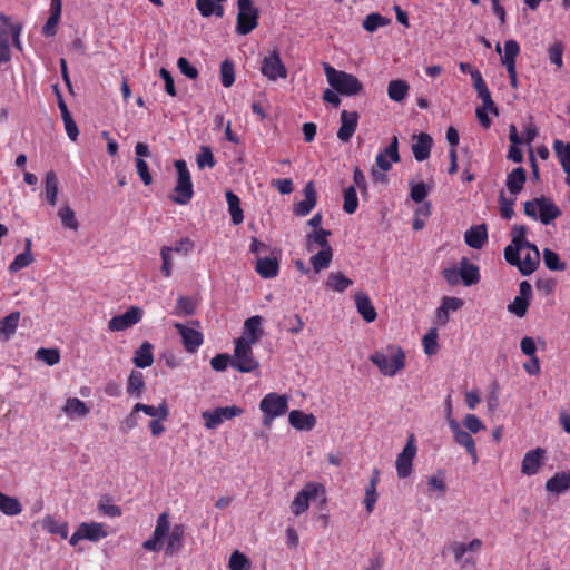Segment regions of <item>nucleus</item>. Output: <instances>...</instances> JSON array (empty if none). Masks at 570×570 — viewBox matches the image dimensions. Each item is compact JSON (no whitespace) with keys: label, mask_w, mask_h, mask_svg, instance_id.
I'll return each mask as SVG.
<instances>
[{"label":"nucleus","mask_w":570,"mask_h":570,"mask_svg":"<svg viewBox=\"0 0 570 570\" xmlns=\"http://www.w3.org/2000/svg\"><path fill=\"white\" fill-rule=\"evenodd\" d=\"M62 412L70 419H81L88 415L89 407L78 397H68L62 407Z\"/></svg>","instance_id":"obj_28"},{"label":"nucleus","mask_w":570,"mask_h":570,"mask_svg":"<svg viewBox=\"0 0 570 570\" xmlns=\"http://www.w3.org/2000/svg\"><path fill=\"white\" fill-rule=\"evenodd\" d=\"M58 216L61 220V224L63 227L77 230L79 227V223L76 218L75 212L71 209L70 206L66 205L61 207L58 212Z\"/></svg>","instance_id":"obj_50"},{"label":"nucleus","mask_w":570,"mask_h":570,"mask_svg":"<svg viewBox=\"0 0 570 570\" xmlns=\"http://www.w3.org/2000/svg\"><path fill=\"white\" fill-rule=\"evenodd\" d=\"M134 412H144L146 415L154 417V420H166L169 415V409L165 401H163L158 406L136 403L134 405Z\"/></svg>","instance_id":"obj_35"},{"label":"nucleus","mask_w":570,"mask_h":570,"mask_svg":"<svg viewBox=\"0 0 570 570\" xmlns=\"http://www.w3.org/2000/svg\"><path fill=\"white\" fill-rule=\"evenodd\" d=\"M145 387V380L141 372L132 371L127 382V393L140 397Z\"/></svg>","instance_id":"obj_45"},{"label":"nucleus","mask_w":570,"mask_h":570,"mask_svg":"<svg viewBox=\"0 0 570 570\" xmlns=\"http://www.w3.org/2000/svg\"><path fill=\"white\" fill-rule=\"evenodd\" d=\"M570 488V471L556 473L546 482L548 492L560 494Z\"/></svg>","instance_id":"obj_32"},{"label":"nucleus","mask_w":570,"mask_h":570,"mask_svg":"<svg viewBox=\"0 0 570 570\" xmlns=\"http://www.w3.org/2000/svg\"><path fill=\"white\" fill-rule=\"evenodd\" d=\"M354 298L357 312L363 320L367 323L374 322L377 314L370 297L363 292H357Z\"/></svg>","instance_id":"obj_27"},{"label":"nucleus","mask_w":570,"mask_h":570,"mask_svg":"<svg viewBox=\"0 0 570 570\" xmlns=\"http://www.w3.org/2000/svg\"><path fill=\"white\" fill-rule=\"evenodd\" d=\"M253 344L245 340H236L230 366L240 373H249L258 368L259 363L253 355Z\"/></svg>","instance_id":"obj_7"},{"label":"nucleus","mask_w":570,"mask_h":570,"mask_svg":"<svg viewBox=\"0 0 570 570\" xmlns=\"http://www.w3.org/2000/svg\"><path fill=\"white\" fill-rule=\"evenodd\" d=\"M303 193H304V199L298 202L294 206V210H293L296 216H302V217L308 215L316 205L317 196H316L314 183L308 181L305 185Z\"/></svg>","instance_id":"obj_20"},{"label":"nucleus","mask_w":570,"mask_h":570,"mask_svg":"<svg viewBox=\"0 0 570 570\" xmlns=\"http://www.w3.org/2000/svg\"><path fill=\"white\" fill-rule=\"evenodd\" d=\"M543 262L548 269L550 271H564L566 264L560 261L559 255L551 250L546 248L543 250Z\"/></svg>","instance_id":"obj_56"},{"label":"nucleus","mask_w":570,"mask_h":570,"mask_svg":"<svg viewBox=\"0 0 570 570\" xmlns=\"http://www.w3.org/2000/svg\"><path fill=\"white\" fill-rule=\"evenodd\" d=\"M370 361L384 376H394L405 366V354L400 346L387 345L370 355Z\"/></svg>","instance_id":"obj_3"},{"label":"nucleus","mask_w":570,"mask_h":570,"mask_svg":"<svg viewBox=\"0 0 570 570\" xmlns=\"http://www.w3.org/2000/svg\"><path fill=\"white\" fill-rule=\"evenodd\" d=\"M487 239H488V233H487L485 225H483V224L472 226L464 233V240H465L466 245L474 249L482 248L483 245L485 244Z\"/></svg>","instance_id":"obj_26"},{"label":"nucleus","mask_w":570,"mask_h":570,"mask_svg":"<svg viewBox=\"0 0 570 570\" xmlns=\"http://www.w3.org/2000/svg\"><path fill=\"white\" fill-rule=\"evenodd\" d=\"M353 284V281L344 276L340 272H332L328 274L327 279L325 282V287L327 289L342 293L346 291L351 285Z\"/></svg>","instance_id":"obj_40"},{"label":"nucleus","mask_w":570,"mask_h":570,"mask_svg":"<svg viewBox=\"0 0 570 570\" xmlns=\"http://www.w3.org/2000/svg\"><path fill=\"white\" fill-rule=\"evenodd\" d=\"M0 511L6 515H18L22 511V507L18 499L3 494L0 491Z\"/></svg>","instance_id":"obj_44"},{"label":"nucleus","mask_w":570,"mask_h":570,"mask_svg":"<svg viewBox=\"0 0 570 570\" xmlns=\"http://www.w3.org/2000/svg\"><path fill=\"white\" fill-rule=\"evenodd\" d=\"M85 540L97 542L108 535L106 525L98 522H83L80 525Z\"/></svg>","instance_id":"obj_33"},{"label":"nucleus","mask_w":570,"mask_h":570,"mask_svg":"<svg viewBox=\"0 0 570 570\" xmlns=\"http://www.w3.org/2000/svg\"><path fill=\"white\" fill-rule=\"evenodd\" d=\"M400 160L399 149H397V137L394 136L391 144L376 155L375 164L377 168L382 171H387L391 169L393 163H397Z\"/></svg>","instance_id":"obj_19"},{"label":"nucleus","mask_w":570,"mask_h":570,"mask_svg":"<svg viewBox=\"0 0 570 570\" xmlns=\"http://www.w3.org/2000/svg\"><path fill=\"white\" fill-rule=\"evenodd\" d=\"M36 358L53 366L60 362V353L57 348H39L36 352Z\"/></svg>","instance_id":"obj_53"},{"label":"nucleus","mask_w":570,"mask_h":570,"mask_svg":"<svg viewBox=\"0 0 570 570\" xmlns=\"http://www.w3.org/2000/svg\"><path fill=\"white\" fill-rule=\"evenodd\" d=\"M517 197H507L504 195V191H501L499 195V208L501 217L504 219H511L514 215V204H515Z\"/></svg>","instance_id":"obj_49"},{"label":"nucleus","mask_w":570,"mask_h":570,"mask_svg":"<svg viewBox=\"0 0 570 570\" xmlns=\"http://www.w3.org/2000/svg\"><path fill=\"white\" fill-rule=\"evenodd\" d=\"M174 326L180 334L183 345L187 352L194 353L203 344L204 336L199 331L180 323H175Z\"/></svg>","instance_id":"obj_16"},{"label":"nucleus","mask_w":570,"mask_h":570,"mask_svg":"<svg viewBox=\"0 0 570 570\" xmlns=\"http://www.w3.org/2000/svg\"><path fill=\"white\" fill-rule=\"evenodd\" d=\"M132 362L139 368H145V367L150 366L154 362L153 345L149 342H144L136 350Z\"/></svg>","instance_id":"obj_37"},{"label":"nucleus","mask_w":570,"mask_h":570,"mask_svg":"<svg viewBox=\"0 0 570 570\" xmlns=\"http://www.w3.org/2000/svg\"><path fill=\"white\" fill-rule=\"evenodd\" d=\"M391 22V19L383 17L377 12H373L366 16L363 20V28L368 32L376 31L380 27H385Z\"/></svg>","instance_id":"obj_48"},{"label":"nucleus","mask_w":570,"mask_h":570,"mask_svg":"<svg viewBox=\"0 0 570 570\" xmlns=\"http://www.w3.org/2000/svg\"><path fill=\"white\" fill-rule=\"evenodd\" d=\"M197 166L202 169L204 167L213 168L215 166V158L209 147L203 146L200 153L196 157Z\"/></svg>","instance_id":"obj_61"},{"label":"nucleus","mask_w":570,"mask_h":570,"mask_svg":"<svg viewBox=\"0 0 570 570\" xmlns=\"http://www.w3.org/2000/svg\"><path fill=\"white\" fill-rule=\"evenodd\" d=\"M546 451L541 448H537L527 452L523 456L521 463V472L524 475H533L535 474L540 466L542 465V461L544 459Z\"/></svg>","instance_id":"obj_21"},{"label":"nucleus","mask_w":570,"mask_h":570,"mask_svg":"<svg viewBox=\"0 0 570 570\" xmlns=\"http://www.w3.org/2000/svg\"><path fill=\"white\" fill-rule=\"evenodd\" d=\"M331 235L330 230L318 228L306 235L305 238V247L309 253H314L318 249H323L324 247L331 246L328 242V236Z\"/></svg>","instance_id":"obj_25"},{"label":"nucleus","mask_w":570,"mask_h":570,"mask_svg":"<svg viewBox=\"0 0 570 570\" xmlns=\"http://www.w3.org/2000/svg\"><path fill=\"white\" fill-rule=\"evenodd\" d=\"M20 321V313L13 312L0 320V337L3 341L10 340V337L16 333Z\"/></svg>","instance_id":"obj_38"},{"label":"nucleus","mask_w":570,"mask_h":570,"mask_svg":"<svg viewBox=\"0 0 570 570\" xmlns=\"http://www.w3.org/2000/svg\"><path fill=\"white\" fill-rule=\"evenodd\" d=\"M449 428L453 433L454 441L463 446L466 452L471 455L473 463L478 462V452L473 438L466 431H464L458 421L449 419Z\"/></svg>","instance_id":"obj_15"},{"label":"nucleus","mask_w":570,"mask_h":570,"mask_svg":"<svg viewBox=\"0 0 570 570\" xmlns=\"http://www.w3.org/2000/svg\"><path fill=\"white\" fill-rule=\"evenodd\" d=\"M196 305L193 299L186 296H179L176 304L177 315H193L195 313Z\"/></svg>","instance_id":"obj_62"},{"label":"nucleus","mask_w":570,"mask_h":570,"mask_svg":"<svg viewBox=\"0 0 570 570\" xmlns=\"http://www.w3.org/2000/svg\"><path fill=\"white\" fill-rule=\"evenodd\" d=\"M527 173L522 167L514 168L507 175L505 187L509 194L517 197L524 187Z\"/></svg>","instance_id":"obj_24"},{"label":"nucleus","mask_w":570,"mask_h":570,"mask_svg":"<svg viewBox=\"0 0 570 570\" xmlns=\"http://www.w3.org/2000/svg\"><path fill=\"white\" fill-rule=\"evenodd\" d=\"M520 52V46L514 39L507 40L504 42V53L501 57L502 63L505 68L515 67V58Z\"/></svg>","instance_id":"obj_43"},{"label":"nucleus","mask_w":570,"mask_h":570,"mask_svg":"<svg viewBox=\"0 0 570 570\" xmlns=\"http://www.w3.org/2000/svg\"><path fill=\"white\" fill-rule=\"evenodd\" d=\"M33 262V256L31 252H23L18 254L12 263L9 265V271L16 273L27 266H29Z\"/></svg>","instance_id":"obj_60"},{"label":"nucleus","mask_w":570,"mask_h":570,"mask_svg":"<svg viewBox=\"0 0 570 570\" xmlns=\"http://www.w3.org/2000/svg\"><path fill=\"white\" fill-rule=\"evenodd\" d=\"M358 207V198L354 186H350L344 190L343 209L347 214H354Z\"/></svg>","instance_id":"obj_52"},{"label":"nucleus","mask_w":570,"mask_h":570,"mask_svg":"<svg viewBox=\"0 0 570 570\" xmlns=\"http://www.w3.org/2000/svg\"><path fill=\"white\" fill-rule=\"evenodd\" d=\"M185 527L170 524L169 512L164 511L156 520V525L149 539L142 542V548L149 552H159L165 548L166 556L178 553L184 547Z\"/></svg>","instance_id":"obj_1"},{"label":"nucleus","mask_w":570,"mask_h":570,"mask_svg":"<svg viewBox=\"0 0 570 570\" xmlns=\"http://www.w3.org/2000/svg\"><path fill=\"white\" fill-rule=\"evenodd\" d=\"M98 510L100 513L109 518H118L121 515V509L109 498H104L99 501Z\"/></svg>","instance_id":"obj_58"},{"label":"nucleus","mask_w":570,"mask_h":570,"mask_svg":"<svg viewBox=\"0 0 570 570\" xmlns=\"http://www.w3.org/2000/svg\"><path fill=\"white\" fill-rule=\"evenodd\" d=\"M432 147V138L425 132H421L415 137V141L412 145V151L414 158L417 161H423L430 157Z\"/></svg>","instance_id":"obj_29"},{"label":"nucleus","mask_w":570,"mask_h":570,"mask_svg":"<svg viewBox=\"0 0 570 570\" xmlns=\"http://www.w3.org/2000/svg\"><path fill=\"white\" fill-rule=\"evenodd\" d=\"M357 124L358 114L356 111L342 110L337 138L343 142L350 141L357 128Z\"/></svg>","instance_id":"obj_18"},{"label":"nucleus","mask_w":570,"mask_h":570,"mask_svg":"<svg viewBox=\"0 0 570 570\" xmlns=\"http://www.w3.org/2000/svg\"><path fill=\"white\" fill-rule=\"evenodd\" d=\"M529 301L523 297L515 296L514 299L508 305V311L518 317H523L527 314Z\"/></svg>","instance_id":"obj_63"},{"label":"nucleus","mask_w":570,"mask_h":570,"mask_svg":"<svg viewBox=\"0 0 570 570\" xmlns=\"http://www.w3.org/2000/svg\"><path fill=\"white\" fill-rule=\"evenodd\" d=\"M226 202L228 205V212L234 225H239L244 220L243 209L240 207V199L233 191L227 190L225 194Z\"/></svg>","instance_id":"obj_41"},{"label":"nucleus","mask_w":570,"mask_h":570,"mask_svg":"<svg viewBox=\"0 0 570 570\" xmlns=\"http://www.w3.org/2000/svg\"><path fill=\"white\" fill-rule=\"evenodd\" d=\"M288 409L287 395L277 393L266 394L259 402V410L263 413L264 426H271L272 422L286 413Z\"/></svg>","instance_id":"obj_6"},{"label":"nucleus","mask_w":570,"mask_h":570,"mask_svg":"<svg viewBox=\"0 0 570 570\" xmlns=\"http://www.w3.org/2000/svg\"><path fill=\"white\" fill-rule=\"evenodd\" d=\"M279 265L276 258H261L256 261V272L263 278H273L278 274Z\"/></svg>","instance_id":"obj_39"},{"label":"nucleus","mask_w":570,"mask_h":570,"mask_svg":"<svg viewBox=\"0 0 570 570\" xmlns=\"http://www.w3.org/2000/svg\"><path fill=\"white\" fill-rule=\"evenodd\" d=\"M460 277L461 282L465 286H471L480 281L479 268L476 265L469 262L466 257H463L460 262Z\"/></svg>","instance_id":"obj_30"},{"label":"nucleus","mask_w":570,"mask_h":570,"mask_svg":"<svg viewBox=\"0 0 570 570\" xmlns=\"http://www.w3.org/2000/svg\"><path fill=\"white\" fill-rule=\"evenodd\" d=\"M196 7L204 17H209L213 13L222 17L224 9L220 4H216L213 0H196Z\"/></svg>","instance_id":"obj_51"},{"label":"nucleus","mask_w":570,"mask_h":570,"mask_svg":"<svg viewBox=\"0 0 570 570\" xmlns=\"http://www.w3.org/2000/svg\"><path fill=\"white\" fill-rule=\"evenodd\" d=\"M409 85L406 81L397 79L389 82L387 96L391 100L400 102L409 95Z\"/></svg>","instance_id":"obj_42"},{"label":"nucleus","mask_w":570,"mask_h":570,"mask_svg":"<svg viewBox=\"0 0 570 570\" xmlns=\"http://www.w3.org/2000/svg\"><path fill=\"white\" fill-rule=\"evenodd\" d=\"M525 226H515L512 230L511 244L504 248L505 261L517 266L524 276L532 274L540 264L539 249L525 238Z\"/></svg>","instance_id":"obj_2"},{"label":"nucleus","mask_w":570,"mask_h":570,"mask_svg":"<svg viewBox=\"0 0 570 570\" xmlns=\"http://www.w3.org/2000/svg\"><path fill=\"white\" fill-rule=\"evenodd\" d=\"M333 259V249L331 246L324 247L323 249H318L312 257L309 258V263L315 271V273H320L321 271L327 268L331 265Z\"/></svg>","instance_id":"obj_34"},{"label":"nucleus","mask_w":570,"mask_h":570,"mask_svg":"<svg viewBox=\"0 0 570 570\" xmlns=\"http://www.w3.org/2000/svg\"><path fill=\"white\" fill-rule=\"evenodd\" d=\"M438 330L436 328H430L429 332L423 336L422 338V345L424 348V352L428 355H434L438 352L439 345H438Z\"/></svg>","instance_id":"obj_54"},{"label":"nucleus","mask_w":570,"mask_h":570,"mask_svg":"<svg viewBox=\"0 0 570 570\" xmlns=\"http://www.w3.org/2000/svg\"><path fill=\"white\" fill-rule=\"evenodd\" d=\"M58 191V177L53 170H50L45 177V198L49 205L55 206L57 204Z\"/></svg>","instance_id":"obj_36"},{"label":"nucleus","mask_w":570,"mask_h":570,"mask_svg":"<svg viewBox=\"0 0 570 570\" xmlns=\"http://www.w3.org/2000/svg\"><path fill=\"white\" fill-rule=\"evenodd\" d=\"M262 335V317L255 315L245 321L243 335L238 340H245L247 343L254 345L259 341Z\"/></svg>","instance_id":"obj_23"},{"label":"nucleus","mask_w":570,"mask_h":570,"mask_svg":"<svg viewBox=\"0 0 570 570\" xmlns=\"http://www.w3.org/2000/svg\"><path fill=\"white\" fill-rule=\"evenodd\" d=\"M379 481H380V470L373 469L370 482L365 488V498H364V504H365L366 511L368 513H371L373 511L374 505L379 498L377 492H376V487L379 484Z\"/></svg>","instance_id":"obj_31"},{"label":"nucleus","mask_w":570,"mask_h":570,"mask_svg":"<svg viewBox=\"0 0 570 570\" xmlns=\"http://www.w3.org/2000/svg\"><path fill=\"white\" fill-rule=\"evenodd\" d=\"M524 214L549 225L561 215V210L551 198L540 196L524 203Z\"/></svg>","instance_id":"obj_5"},{"label":"nucleus","mask_w":570,"mask_h":570,"mask_svg":"<svg viewBox=\"0 0 570 570\" xmlns=\"http://www.w3.org/2000/svg\"><path fill=\"white\" fill-rule=\"evenodd\" d=\"M228 567L230 570H250V561L244 553L236 550L229 557Z\"/></svg>","instance_id":"obj_55"},{"label":"nucleus","mask_w":570,"mask_h":570,"mask_svg":"<svg viewBox=\"0 0 570 570\" xmlns=\"http://www.w3.org/2000/svg\"><path fill=\"white\" fill-rule=\"evenodd\" d=\"M174 165L178 177L176 187L174 189L175 196L171 197V200L179 205H186L193 197V184L190 174L185 160H176Z\"/></svg>","instance_id":"obj_8"},{"label":"nucleus","mask_w":570,"mask_h":570,"mask_svg":"<svg viewBox=\"0 0 570 570\" xmlns=\"http://www.w3.org/2000/svg\"><path fill=\"white\" fill-rule=\"evenodd\" d=\"M238 13L236 31L239 35H247L257 27L258 10L252 0H237Z\"/></svg>","instance_id":"obj_9"},{"label":"nucleus","mask_w":570,"mask_h":570,"mask_svg":"<svg viewBox=\"0 0 570 570\" xmlns=\"http://www.w3.org/2000/svg\"><path fill=\"white\" fill-rule=\"evenodd\" d=\"M244 410L237 405L216 407L213 411H204L202 417L207 430L217 429L224 421L232 420L243 414Z\"/></svg>","instance_id":"obj_11"},{"label":"nucleus","mask_w":570,"mask_h":570,"mask_svg":"<svg viewBox=\"0 0 570 570\" xmlns=\"http://www.w3.org/2000/svg\"><path fill=\"white\" fill-rule=\"evenodd\" d=\"M142 317V311L139 307H130L124 314L114 316L108 322V330L111 332L125 331L137 324Z\"/></svg>","instance_id":"obj_14"},{"label":"nucleus","mask_w":570,"mask_h":570,"mask_svg":"<svg viewBox=\"0 0 570 570\" xmlns=\"http://www.w3.org/2000/svg\"><path fill=\"white\" fill-rule=\"evenodd\" d=\"M323 67L328 83L341 95L355 96L363 90L362 82L354 75L336 70L327 62H324Z\"/></svg>","instance_id":"obj_4"},{"label":"nucleus","mask_w":570,"mask_h":570,"mask_svg":"<svg viewBox=\"0 0 570 570\" xmlns=\"http://www.w3.org/2000/svg\"><path fill=\"white\" fill-rule=\"evenodd\" d=\"M325 489L321 483L307 482L295 495L291 503V511L295 517L305 513L309 508V501L314 500L320 493L324 494Z\"/></svg>","instance_id":"obj_10"},{"label":"nucleus","mask_w":570,"mask_h":570,"mask_svg":"<svg viewBox=\"0 0 570 570\" xmlns=\"http://www.w3.org/2000/svg\"><path fill=\"white\" fill-rule=\"evenodd\" d=\"M43 528L52 534H58L62 539H66L69 533V528L67 522H60L48 515L43 519Z\"/></svg>","instance_id":"obj_47"},{"label":"nucleus","mask_w":570,"mask_h":570,"mask_svg":"<svg viewBox=\"0 0 570 570\" xmlns=\"http://www.w3.org/2000/svg\"><path fill=\"white\" fill-rule=\"evenodd\" d=\"M160 257L163 261L161 273L165 277H170L173 272V254L168 246H164L160 249Z\"/></svg>","instance_id":"obj_64"},{"label":"nucleus","mask_w":570,"mask_h":570,"mask_svg":"<svg viewBox=\"0 0 570 570\" xmlns=\"http://www.w3.org/2000/svg\"><path fill=\"white\" fill-rule=\"evenodd\" d=\"M416 452L417 448L415 444V436L414 434H410L405 446L401 453H399L395 461L396 473L400 479H405L411 475L413 469V460L416 455Z\"/></svg>","instance_id":"obj_12"},{"label":"nucleus","mask_w":570,"mask_h":570,"mask_svg":"<svg viewBox=\"0 0 570 570\" xmlns=\"http://www.w3.org/2000/svg\"><path fill=\"white\" fill-rule=\"evenodd\" d=\"M288 422L298 431H311L316 425V417L312 413L293 410L288 414Z\"/></svg>","instance_id":"obj_22"},{"label":"nucleus","mask_w":570,"mask_h":570,"mask_svg":"<svg viewBox=\"0 0 570 570\" xmlns=\"http://www.w3.org/2000/svg\"><path fill=\"white\" fill-rule=\"evenodd\" d=\"M222 85L229 88L235 81L234 63L225 60L220 65Z\"/></svg>","instance_id":"obj_59"},{"label":"nucleus","mask_w":570,"mask_h":570,"mask_svg":"<svg viewBox=\"0 0 570 570\" xmlns=\"http://www.w3.org/2000/svg\"><path fill=\"white\" fill-rule=\"evenodd\" d=\"M563 50L564 46L561 41H556L548 49L550 62L556 65L559 69L563 67Z\"/></svg>","instance_id":"obj_57"},{"label":"nucleus","mask_w":570,"mask_h":570,"mask_svg":"<svg viewBox=\"0 0 570 570\" xmlns=\"http://www.w3.org/2000/svg\"><path fill=\"white\" fill-rule=\"evenodd\" d=\"M261 72L271 81H276L279 78H286L287 70L276 50L264 57L261 66Z\"/></svg>","instance_id":"obj_13"},{"label":"nucleus","mask_w":570,"mask_h":570,"mask_svg":"<svg viewBox=\"0 0 570 570\" xmlns=\"http://www.w3.org/2000/svg\"><path fill=\"white\" fill-rule=\"evenodd\" d=\"M481 547L482 541L480 539H473L468 544L460 541H454L450 544V550L454 557V561L459 563L461 568H465L469 562L474 563V561L470 560L469 558L463 559L464 554L468 551L478 552Z\"/></svg>","instance_id":"obj_17"},{"label":"nucleus","mask_w":570,"mask_h":570,"mask_svg":"<svg viewBox=\"0 0 570 570\" xmlns=\"http://www.w3.org/2000/svg\"><path fill=\"white\" fill-rule=\"evenodd\" d=\"M553 149L564 173L570 170V144L562 140H556L553 142Z\"/></svg>","instance_id":"obj_46"}]
</instances>
